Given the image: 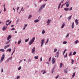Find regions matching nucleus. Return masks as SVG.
Returning <instances> with one entry per match:
<instances>
[{
  "label": "nucleus",
  "instance_id": "1",
  "mask_svg": "<svg viewBox=\"0 0 79 79\" xmlns=\"http://www.w3.org/2000/svg\"><path fill=\"white\" fill-rule=\"evenodd\" d=\"M46 5V4H44L43 5H42L41 6V7L39 9V10L38 11L39 12H40V11H41V10H42V9H43V8H44V7H45V6Z\"/></svg>",
  "mask_w": 79,
  "mask_h": 79
},
{
  "label": "nucleus",
  "instance_id": "2",
  "mask_svg": "<svg viewBox=\"0 0 79 79\" xmlns=\"http://www.w3.org/2000/svg\"><path fill=\"white\" fill-rule=\"evenodd\" d=\"M35 40V37H33L32 40L29 42V45H31V44H32L33 43H34V40Z\"/></svg>",
  "mask_w": 79,
  "mask_h": 79
},
{
  "label": "nucleus",
  "instance_id": "3",
  "mask_svg": "<svg viewBox=\"0 0 79 79\" xmlns=\"http://www.w3.org/2000/svg\"><path fill=\"white\" fill-rule=\"evenodd\" d=\"M4 58H5V55L4 54H3L2 56L0 62L2 63V61H3L4 60Z\"/></svg>",
  "mask_w": 79,
  "mask_h": 79
},
{
  "label": "nucleus",
  "instance_id": "4",
  "mask_svg": "<svg viewBox=\"0 0 79 79\" xmlns=\"http://www.w3.org/2000/svg\"><path fill=\"white\" fill-rule=\"evenodd\" d=\"M44 40L43 39L42 40H41V47H42V45H43V44H44Z\"/></svg>",
  "mask_w": 79,
  "mask_h": 79
},
{
  "label": "nucleus",
  "instance_id": "5",
  "mask_svg": "<svg viewBox=\"0 0 79 79\" xmlns=\"http://www.w3.org/2000/svg\"><path fill=\"white\" fill-rule=\"evenodd\" d=\"M65 4H66V6L67 7H68L69 6V2H67Z\"/></svg>",
  "mask_w": 79,
  "mask_h": 79
},
{
  "label": "nucleus",
  "instance_id": "6",
  "mask_svg": "<svg viewBox=\"0 0 79 79\" xmlns=\"http://www.w3.org/2000/svg\"><path fill=\"white\" fill-rule=\"evenodd\" d=\"M13 59V57L11 56L7 60H6V62H8V61H9V60H11V59Z\"/></svg>",
  "mask_w": 79,
  "mask_h": 79
},
{
  "label": "nucleus",
  "instance_id": "7",
  "mask_svg": "<svg viewBox=\"0 0 79 79\" xmlns=\"http://www.w3.org/2000/svg\"><path fill=\"white\" fill-rule=\"evenodd\" d=\"M75 23L77 25H78V24H79V22H78V20L76 19L75 20Z\"/></svg>",
  "mask_w": 79,
  "mask_h": 79
},
{
  "label": "nucleus",
  "instance_id": "8",
  "mask_svg": "<svg viewBox=\"0 0 79 79\" xmlns=\"http://www.w3.org/2000/svg\"><path fill=\"white\" fill-rule=\"evenodd\" d=\"M55 58H53L52 59V64H54L55 63Z\"/></svg>",
  "mask_w": 79,
  "mask_h": 79
},
{
  "label": "nucleus",
  "instance_id": "9",
  "mask_svg": "<svg viewBox=\"0 0 79 79\" xmlns=\"http://www.w3.org/2000/svg\"><path fill=\"white\" fill-rule=\"evenodd\" d=\"M11 35H9L8 36V37L7 38V40H9L10 39H11Z\"/></svg>",
  "mask_w": 79,
  "mask_h": 79
},
{
  "label": "nucleus",
  "instance_id": "10",
  "mask_svg": "<svg viewBox=\"0 0 79 79\" xmlns=\"http://www.w3.org/2000/svg\"><path fill=\"white\" fill-rule=\"evenodd\" d=\"M50 20L48 19L47 22V25H49V24H50Z\"/></svg>",
  "mask_w": 79,
  "mask_h": 79
},
{
  "label": "nucleus",
  "instance_id": "11",
  "mask_svg": "<svg viewBox=\"0 0 79 79\" xmlns=\"http://www.w3.org/2000/svg\"><path fill=\"white\" fill-rule=\"evenodd\" d=\"M35 47H34L33 48V49L32 50V53H33L34 52H35Z\"/></svg>",
  "mask_w": 79,
  "mask_h": 79
},
{
  "label": "nucleus",
  "instance_id": "12",
  "mask_svg": "<svg viewBox=\"0 0 79 79\" xmlns=\"http://www.w3.org/2000/svg\"><path fill=\"white\" fill-rule=\"evenodd\" d=\"M7 28V27L6 26H4L2 28L3 31H5V29Z\"/></svg>",
  "mask_w": 79,
  "mask_h": 79
},
{
  "label": "nucleus",
  "instance_id": "13",
  "mask_svg": "<svg viewBox=\"0 0 79 79\" xmlns=\"http://www.w3.org/2000/svg\"><path fill=\"white\" fill-rule=\"evenodd\" d=\"M57 58H58L59 56V51H58L57 52Z\"/></svg>",
  "mask_w": 79,
  "mask_h": 79
},
{
  "label": "nucleus",
  "instance_id": "14",
  "mask_svg": "<svg viewBox=\"0 0 79 79\" xmlns=\"http://www.w3.org/2000/svg\"><path fill=\"white\" fill-rule=\"evenodd\" d=\"M9 46H10V45H7V46H6L4 47V49H6V48H8V47H9Z\"/></svg>",
  "mask_w": 79,
  "mask_h": 79
},
{
  "label": "nucleus",
  "instance_id": "15",
  "mask_svg": "<svg viewBox=\"0 0 79 79\" xmlns=\"http://www.w3.org/2000/svg\"><path fill=\"white\" fill-rule=\"evenodd\" d=\"M39 20L38 19L35 20L34 21V23H38V22H39Z\"/></svg>",
  "mask_w": 79,
  "mask_h": 79
},
{
  "label": "nucleus",
  "instance_id": "16",
  "mask_svg": "<svg viewBox=\"0 0 79 79\" xmlns=\"http://www.w3.org/2000/svg\"><path fill=\"white\" fill-rule=\"evenodd\" d=\"M8 51L9 52H11V48H9L7 50V52H8Z\"/></svg>",
  "mask_w": 79,
  "mask_h": 79
},
{
  "label": "nucleus",
  "instance_id": "17",
  "mask_svg": "<svg viewBox=\"0 0 79 79\" xmlns=\"http://www.w3.org/2000/svg\"><path fill=\"white\" fill-rule=\"evenodd\" d=\"M27 24L25 25L24 27L23 28V30H24V29H26V27H27Z\"/></svg>",
  "mask_w": 79,
  "mask_h": 79
},
{
  "label": "nucleus",
  "instance_id": "18",
  "mask_svg": "<svg viewBox=\"0 0 79 79\" xmlns=\"http://www.w3.org/2000/svg\"><path fill=\"white\" fill-rule=\"evenodd\" d=\"M64 25H65L64 23H63V24L61 26V28H63V27H64Z\"/></svg>",
  "mask_w": 79,
  "mask_h": 79
},
{
  "label": "nucleus",
  "instance_id": "19",
  "mask_svg": "<svg viewBox=\"0 0 79 79\" xmlns=\"http://www.w3.org/2000/svg\"><path fill=\"white\" fill-rule=\"evenodd\" d=\"M11 21H10L9 23H8V24H7V23L6 22V26H8V25H10V24H11Z\"/></svg>",
  "mask_w": 79,
  "mask_h": 79
},
{
  "label": "nucleus",
  "instance_id": "20",
  "mask_svg": "<svg viewBox=\"0 0 79 79\" xmlns=\"http://www.w3.org/2000/svg\"><path fill=\"white\" fill-rule=\"evenodd\" d=\"M0 51L2 52H5V50L3 49H0Z\"/></svg>",
  "mask_w": 79,
  "mask_h": 79
},
{
  "label": "nucleus",
  "instance_id": "21",
  "mask_svg": "<svg viewBox=\"0 0 79 79\" xmlns=\"http://www.w3.org/2000/svg\"><path fill=\"white\" fill-rule=\"evenodd\" d=\"M74 23L73 22L72 24V29H73L74 28Z\"/></svg>",
  "mask_w": 79,
  "mask_h": 79
},
{
  "label": "nucleus",
  "instance_id": "22",
  "mask_svg": "<svg viewBox=\"0 0 79 79\" xmlns=\"http://www.w3.org/2000/svg\"><path fill=\"white\" fill-rule=\"evenodd\" d=\"M63 66V64L60 63V67L61 68V67Z\"/></svg>",
  "mask_w": 79,
  "mask_h": 79
},
{
  "label": "nucleus",
  "instance_id": "23",
  "mask_svg": "<svg viewBox=\"0 0 79 79\" xmlns=\"http://www.w3.org/2000/svg\"><path fill=\"white\" fill-rule=\"evenodd\" d=\"M32 18V15H30L28 17V19H31Z\"/></svg>",
  "mask_w": 79,
  "mask_h": 79
},
{
  "label": "nucleus",
  "instance_id": "24",
  "mask_svg": "<svg viewBox=\"0 0 79 79\" xmlns=\"http://www.w3.org/2000/svg\"><path fill=\"white\" fill-rule=\"evenodd\" d=\"M76 74L75 73H74L73 76H72V78H73V77H74V76H75V74Z\"/></svg>",
  "mask_w": 79,
  "mask_h": 79
},
{
  "label": "nucleus",
  "instance_id": "25",
  "mask_svg": "<svg viewBox=\"0 0 79 79\" xmlns=\"http://www.w3.org/2000/svg\"><path fill=\"white\" fill-rule=\"evenodd\" d=\"M61 2L60 3L58 6V10H59V9L60 8V6H61Z\"/></svg>",
  "mask_w": 79,
  "mask_h": 79
},
{
  "label": "nucleus",
  "instance_id": "26",
  "mask_svg": "<svg viewBox=\"0 0 79 79\" xmlns=\"http://www.w3.org/2000/svg\"><path fill=\"white\" fill-rule=\"evenodd\" d=\"M78 42H79V41L77 40L74 42V44H77Z\"/></svg>",
  "mask_w": 79,
  "mask_h": 79
},
{
  "label": "nucleus",
  "instance_id": "27",
  "mask_svg": "<svg viewBox=\"0 0 79 79\" xmlns=\"http://www.w3.org/2000/svg\"><path fill=\"white\" fill-rule=\"evenodd\" d=\"M64 10L65 11H68V10H69V8H64Z\"/></svg>",
  "mask_w": 79,
  "mask_h": 79
},
{
  "label": "nucleus",
  "instance_id": "28",
  "mask_svg": "<svg viewBox=\"0 0 79 79\" xmlns=\"http://www.w3.org/2000/svg\"><path fill=\"white\" fill-rule=\"evenodd\" d=\"M38 58H39V57H38V56H35V59H36V60H37V59H38Z\"/></svg>",
  "mask_w": 79,
  "mask_h": 79
},
{
  "label": "nucleus",
  "instance_id": "29",
  "mask_svg": "<svg viewBox=\"0 0 79 79\" xmlns=\"http://www.w3.org/2000/svg\"><path fill=\"white\" fill-rule=\"evenodd\" d=\"M28 41H29V40L28 39H26L25 40V42H28Z\"/></svg>",
  "mask_w": 79,
  "mask_h": 79
},
{
  "label": "nucleus",
  "instance_id": "30",
  "mask_svg": "<svg viewBox=\"0 0 79 79\" xmlns=\"http://www.w3.org/2000/svg\"><path fill=\"white\" fill-rule=\"evenodd\" d=\"M71 17H72V15H71V16H69V18H68V19H69L68 21H69V19H70L71 18Z\"/></svg>",
  "mask_w": 79,
  "mask_h": 79
},
{
  "label": "nucleus",
  "instance_id": "31",
  "mask_svg": "<svg viewBox=\"0 0 79 79\" xmlns=\"http://www.w3.org/2000/svg\"><path fill=\"white\" fill-rule=\"evenodd\" d=\"M49 40V39H48V38L47 39V41L46 42V43H45V45H46L47 44V43H48V40Z\"/></svg>",
  "mask_w": 79,
  "mask_h": 79
},
{
  "label": "nucleus",
  "instance_id": "32",
  "mask_svg": "<svg viewBox=\"0 0 79 79\" xmlns=\"http://www.w3.org/2000/svg\"><path fill=\"white\" fill-rule=\"evenodd\" d=\"M21 11H24V10H23V7H22L21 11H20L19 13H21Z\"/></svg>",
  "mask_w": 79,
  "mask_h": 79
},
{
  "label": "nucleus",
  "instance_id": "33",
  "mask_svg": "<svg viewBox=\"0 0 79 79\" xmlns=\"http://www.w3.org/2000/svg\"><path fill=\"white\" fill-rule=\"evenodd\" d=\"M45 31L44 30H43L42 33V34H45Z\"/></svg>",
  "mask_w": 79,
  "mask_h": 79
},
{
  "label": "nucleus",
  "instance_id": "34",
  "mask_svg": "<svg viewBox=\"0 0 79 79\" xmlns=\"http://www.w3.org/2000/svg\"><path fill=\"white\" fill-rule=\"evenodd\" d=\"M63 44H67V42L66 41H64L63 42Z\"/></svg>",
  "mask_w": 79,
  "mask_h": 79
},
{
  "label": "nucleus",
  "instance_id": "35",
  "mask_svg": "<svg viewBox=\"0 0 79 79\" xmlns=\"http://www.w3.org/2000/svg\"><path fill=\"white\" fill-rule=\"evenodd\" d=\"M67 56H68V53H66V55L64 56V58H66L67 57Z\"/></svg>",
  "mask_w": 79,
  "mask_h": 79
},
{
  "label": "nucleus",
  "instance_id": "36",
  "mask_svg": "<svg viewBox=\"0 0 79 79\" xmlns=\"http://www.w3.org/2000/svg\"><path fill=\"white\" fill-rule=\"evenodd\" d=\"M76 52L75 51H74L73 52V55H76Z\"/></svg>",
  "mask_w": 79,
  "mask_h": 79
},
{
  "label": "nucleus",
  "instance_id": "37",
  "mask_svg": "<svg viewBox=\"0 0 79 79\" xmlns=\"http://www.w3.org/2000/svg\"><path fill=\"white\" fill-rule=\"evenodd\" d=\"M21 69V67H19L18 68V71H19V70H20V69Z\"/></svg>",
  "mask_w": 79,
  "mask_h": 79
},
{
  "label": "nucleus",
  "instance_id": "38",
  "mask_svg": "<svg viewBox=\"0 0 79 79\" xmlns=\"http://www.w3.org/2000/svg\"><path fill=\"white\" fill-rule=\"evenodd\" d=\"M57 51V49L56 48H55L54 50V52L55 53H56V51Z\"/></svg>",
  "mask_w": 79,
  "mask_h": 79
},
{
  "label": "nucleus",
  "instance_id": "39",
  "mask_svg": "<svg viewBox=\"0 0 79 79\" xmlns=\"http://www.w3.org/2000/svg\"><path fill=\"white\" fill-rule=\"evenodd\" d=\"M72 64H73V63H74V60H73V59L72 60Z\"/></svg>",
  "mask_w": 79,
  "mask_h": 79
},
{
  "label": "nucleus",
  "instance_id": "40",
  "mask_svg": "<svg viewBox=\"0 0 79 79\" xmlns=\"http://www.w3.org/2000/svg\"><path fill=\"white\" fill-rule=\"evenodd\" d=\"M66 51V49H65L64 50V52H63V55H64V53H65V52Z\"/></svg>",
  "mask_w": 79,
  "mask_h": 79
},
{
  "label": "nucleus",
  "instance_id": "41",
  "mask_svg": "<svg viewBox=\"0 0 79 79\" xmlns=\"http://www.w3.org/2000/svg\"><path fill=\"white\" fill-rule=\"evenodd\" d=\"M66 51V49H65L64 50V52H63V55H64V53H65V52Z\"/></svg>",
  "mask_w": 79,
  "mask_h": 79
},
{
  "label": "nucleus",
  "instance_id": "42",
  "mask_svg": "<svg viewBox=\"0 0 79 79\" xmlns=\"http://www.w3.org/2000/svg\"><path fill=\"white\" fill-rule=\"evenodd\" d=\"M72 55V52L71 51L69 54V56H70Z\"/></svg>",
  "mask_w": 79,
  "mask_h": 79
},
{
  "label": "nucleus",
  "instance_id": "43",
  "mask_svg": "<svg viewBox=\"0 0 79 79\" xmlns=\"http://www.w3.org/2000/svg\"><path fill=\"white\" fill-rule=\"evenodd\" d=\"M42 0H40L39 1L40 3H41V1H42ZM44 1H45V2H47V0H44Z\"/></svg>",
  "mask_w": 79,
  "mask_h": 79
},
{
  "label": "nucleus",
  "instance_id": "44",
  "mask_svg": "<svg viewBox=\"0 0 79 79\" xmlns=\"http://www.w3.org/2000/svg\"><path fill=\"white\" fill-rule=\"evenodd\" d=\"M1 72L3 73V68H1Z\"/></svg>",
  "mask_w": 79,
  "mask_h": 79
},
{
  "label": "nucleus",
  "instance_id": "45",
  "mask_svg": "<svg viewBox=\"0 0 79 79\" xmlns=\"http://www.w3.org/2000/svg\"><path fill=\"white\" fill-rule=\"evenodd\" d=\"M64 73H68V70H65L64 71Z\"/></svg>",
  "mask_w": 79,
  "mask_h": 79
},
{
  "label": "nucleus",
  "instance_id": "46",
  "mask_svg": "<svg viewBox=\"0 0 79 79\" xmlns=\"http://www.w3.org/2000/svg\"><path fill=\"white\" fill-rule=\"evenodd\" d=\"M72 9H73V7H70L69 9V11H71L72 10Z\"/></svg>",
  "mask_w": 79,
  "mask_h": 79
},
{
  "label": "nucleus",
  "instance_id": "47",
  "mask_svg": "<svg viewBox=\"0 0 79 79\" xmlns=\"http://www.w3.org/2000/svg\"><path fill=\"white\" fill-rule=\"evenodd\" d=\"M21 41H19L18 42V44H19L21 43Z\"/></svg>",
  "mask_w": 79,
  "mask_h": 79
},
{
  "label": "nucleus",
  "instance_id": "48",
  "mask_svg": "<svg viewBox=\"0 0 79 79\" xmlns=\"http://www.w3.org/2000/svg\"><path fill=\"white\" fill-rule=\"evenodd\" d=\"M10 40H9L8 42H7V43H6V44H9V43L10 42Z\"/></svg>",
  "mask_w": 79,
  "mask_h": 79
},
{
  "label": "nucleus",
  "instance_id": "49",
  "mask_svg": "<svg viewBox=\"0 0 79 79\" xmlns=\"http://www.w3.org/2000/svg\"><path fill=\"white\" fill-rule=\"evenodd\" d=\"M50 60H51V57H50L49 58V62H50Z\"/></svg>",
  "mask_w": 79,
  "mask_h": 79
},
{
  "label": "nucleus",
  "instance_id": "50",
  "mask_svg": "<svg viewBox=\"0 0 79 79\" xmlns=\"http://www.w3.org/2000/svg\"><path fill=\"white\" fill-rule=\"evenodd\" d=\"M69 35V34H68L67 35V36L65 37L66 38H67V37H68Z\"/></svg>",
  "mask_w": 79,
  "mask_h": 79
},
{
  "label": "nucleus",
  "instance_id": "51",
  "mask_svg": "<svg viewBox=\"0 0 79 79\" xmlns=\"http://www.w3.org/2000/svg\"><path fill=\"white\" fill-rule=\"evenodd\" d=\"M40 61H42V57H40Z\"/></svg>",
  "mask_w": 79,
  "mask_h": 79
},
{
  "label": "nucleus",
  "instance_id": "52",
  "mask_svg": "<svg viewBox=\"0 0 79 79\" xmlns=\"http://www.w3.org/2000/svg\"><path fill=\"white\" fill-rule=\"evenodd\" d=\"M64 4H63L61 5L62 6L61 7V8H63V6H64Z\"/></svg>",
  "mask_w": 79,
  "mask_h": 79
},
{
  "label": "nucleus",
  "instance_id": "53",
  "mask_svg": "<svg viewBox=\"0 0 79 79\" xmlns=\"http://www.w3.org/2000/svg\"><path fill=\"white\" fill-rule=\"evenodd\" d=\"M14 30H15V28H12L11 29V31H13Z\"/></svg>",
  "mask_w": 79,
  "mask_h": 79
},
{
  "label": "nucleus",
  "instance_id": "54",
  "mask_svg": "<svg viewBox=\"0 0 79 79\" xmlns=\"http://www.w3.org/2000/svg\"><path fill=\"white\" fill-rule=\"evenodd\" d=\"M4 12H5V11H6V8H4Z\"/></svg>",
  "mask_w": 79,
  "mask_h": 79
},
{
  "label": "nucleus",
  "instance_id": "55",
  "mask_svg": "<svg viewBox=\"0 0 79 79\" xmlns=\"http://www.w3.org/2000/svg\"><path fill=\"white\" fill-rule=\"evenodd\" d=\"M59 77V75H57L56 77V79H58V78Z\"/></svg>",
  "mask_w": 79,
  "mask_h": 79
},
{
  "label": "nucleus",
  "instance_id": "56",
  "mask_svg": "<svg viewBox=\"0 0 79 79\" xmlns=\"http://www.w3.org/2000/svg\"><path fill=\"white\" fill-rule=\"evenodd\" d=\"M54 71V69H53L52 70V73H53V71Z\"/></svg>",
  "mask_w": 79,
  "mask_h": 79
},
{
  "label": "nucleus",
  "instance_id": "57",
  "mask_svg": "<svg viewBox=\"0 0 79 79\" xmlns=\"http://www.w3.org/2000/svg\"><path fill=\"white\" fill-rule=\"evenodd\" d=\"M19 76H17V79H19Z\"/></svg>",
  "mask_w": 79,
  "mask_h": 79
},
{
  "label": "nucleus",
  "instance_id": "58",
  "mask_svg": "<svg viewBox=\"0 0 79 79\" xmlns=\"http://www.w3.org/2000/svg\"><path fill=\"white\" fill-rule=\"evenodd\" d=\"M45 73H46V71H44V72L43 73V74H45Z\"/></svg>",
  "mask_w": 79,
  "mask_h": 79
},
{
  "label": "nucleus",
  "instance_id": "59",
  "mask_svg": "<svg viewBox=\"0 0 79 79\" xmlns=\"http://www.w3.org/2000/svg\"><path fill=\"white\" fill-rule=\"evenodd\" d=\"M19 9V7H18L17 8V11H18V10Z\"/></svg>",
  "mask_w": 79,
  "mask_h": 79
},
{
  "label": "nucleus",
  "instance_id": "60",
  "mask_svg": "<svg viewBox=\"0 0 79 79\" xmlns=\"http://www.w3.org/2000/svg\"><path fill=\"white\" fill-rule=\"evenodd\" d=\"M10 20H8L6 21V23H7V22H10Z\"/></svg>",
  "mask_w": 79,
  "mask_h": 79
},
{
  "label": "nucleus",
  "instance_id": "61",
  "mask_svg": "<svg viewBox=\"0 0 79 79\" xmlns=\"http://www.w3.org/2000/svg\"><path fill=\"white\" fill-rule=\"evenodd\" d=\"M11 27H14V25H12L11 26Z\"/></svg>",
  "mask_w": 79,
  "mask_h": 79
},
{
  "label": "nucleus",
  "instance_id": "62",
  "mask_svg": "<svg viewBox=\"0 0 79 79\" xmlns=\"http://www.w3.org/2000/svg\"><path fill=\"white\" fill-rule=\"evenodd\" d=\"M3 7H4V8H5V5H4Z\"/></svg>",
  "mask_w": 79,
  "mask_h": 79
},
{
  "label": "nucleus",
  "instance_id": "63",
  "mask_svg": "<svg viewBox=\"0 0 79 79\" xmlns=\"http://www.w3.org/2000/svg\"><path fill=\"white\" fill-rule=\"evenodd\" d=\"M13 10H14L15 12V8H13Z\"/></svg>",
  "mask_w": 79,
  "mask_h": 79
},
{
  "label": "nucleus",
  "instance_id": "64",
  "mask_svg": "<svg viewBox=\"0 0 79 79\" xmlns=\"http://www.w3.org/2000/svg\"><path fill=\"white\" fill-rule=\"evenodd\" d=\"M15 34H16V33H17V31H15Z\"/></svg>",
  "mask_w": 79,
  "mask_h": 79
}]
</instances>
